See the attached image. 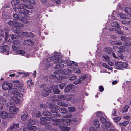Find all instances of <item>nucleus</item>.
Returning <instances> with one entry per match:
<instances>
[{
  "instance_id": "nucleus-23",
  "label": "nucleus",
  "mask_w": 131,
  "mask_h": 131,
  "mask_svg": "<svg viewBox=\"0 0 131 131\" xmlns=\"http://www.w3.org/2000/svg\"><path fill=\"white\" fill-rule=\"evenodd\" d=\"M25 3H27V2L32 5H35L36 3L34 0H21Z\"/></svg>"
},
{
  "instance_id": "nucleus-53",
  "label": "nucleus",
  "mask_w": 131,
  "mask_h": 131,
  "mask_svg": "<svg viewBox=\"0 0 131 131\" xmlns=\"http://www.w3.org/2000/svg\"><path fill=\"white\" fill-rule=\"evenodd\" d=\"M26 8L27 9H33L34 8L33 7L30 5H26Z\"/></svg>"
},
{
  "instance_id": "nucleus-17",
  "label": "nucleus",
  "mask_w": 131,
  "mask_h": 131,
  "mask_svg": "<svg viewBox=\"0 0 131 131\" xmlns=\"http://www.w3.org/2000/svg\"><path fill=\"white\" fill-rule=\"evenodd\" d=\"M19 124H13L10 128V131H13L15 129H17L19 128Z\"/></svg>"
},
{
  "instance_id": "nucleus-56",
  "label": "nucleus",
  "mask_w": 131,
  "mask_h": 131,
  "mask_svg": "<svg viewBox=\"0 0 131 131\" xmlns=\"http://www.w3.org/2000/svg\"><path fill=\"white\" fill-rule=\"evenodd\" d=\"M106 52L108 53H111V50L110 48H106L105 49Z\"/></svg>"
},
{
  "instance_id": "nucleus-3",
  "label": "nucleus",
  "mask_w": 131,
  "mask_h": 131,
  "mask_svg": "<svg viewBox=\"0 0 131 131\" xmlns=\"http://www.w3.org/2000/svg\"><path fill=\"white\" fill-rule=\"evenodd\" d=\"M10 105H12L11 103H8L7 104V105L8 107H10L9 109V111L12 114H17L19 111L18 108L15 106H11Z\"/></svg>"
},
{
  "instance_id": "nucleus-21",
  "label": "nucleus",
  "mask_w": 131,
  "mask_h": 131,
  "mask_svg": "<svg viewBox=\"0 0 131 131\" xmlns=\"http://www.w3.org/2000/svg\"><path fill=\"white\" fill-rule=\"evenodd\" d=\"M118 66L123 68H125L128 66L127 64L126 63L119 62L118 63Z\"/></svg>"
},
{
  "instance_id": "nucleus-26",
  "label": "nucleus",
  "mask_w": 131,
  "mask_h": 131,
  "mask_svg": "<svg viewBox=\"0 0 131 131\" xmlns=\"http://www.w3.org/2000/svg\"><path fill=\"white\" fill-rule=\"evenodd\" d=\"M60 128L63 131H69L70 129V127L67 126H64L61 127Z\"/></svg>"
},
{
  "instance_id": "nucleus-63",
  "label": "nucleus",
  "mask_w": 131,
  "mask_h": 131,
  "mask_svg": "<svg viewBox=\"0 0 131 131\" xmlns=\"http://www.w3.org/2000/svg\"><path fill=\"white\" fill-rule=\"evenodd\" d=\"M17 38V36L15 35H13L11 36V38L13 40Z\"/></svg>"
},
{
  "instance_id": "nucleus-22",
  "label": "nucleus",
  "mask_w": 131,
  "mask_h": 131,
  "mask_svg": "<svg viewBox=\"0 0 131 131\" xmlns=\"http://www.w3.org/2000/svg\"><path fill=\"white\" fill-rule=\"evenodd\" d=\"M0 102L3 105H4L6 103L7 100L6 98L1 96L0 97Z\"/></svg>"
},
{
  "instance_id": "nucleus-19",
  "label": "nucleus",
  "mask_w": 131,
  "mask_h": 131,
  "mask_svg": "<svg viewBox=\"0 0 131 131\" xmlns=\"http://www.w3.org/2000/svg\"><path fill=\"white\" fill-rule=\"evenodd\" d=\"M24 45H30L33 44V42L30 40L28 39L25 40L23 42Z\"/></svg>"
},
{
  "instance_id": "nucleus-44",
  "label": "nucleus",
  "mask_w": 131,
  "mask_h": 131,
  "mask_svg": "<svg viewBox=\"0 0 131 131\" xmlns=\"http://www.w3.org/2000/svg\"><path fill=\"white\" fill-rule=\"evenodd\" d=\"M100 120L103 123H104L106 121V119L103 117H101L100 118Z\"/></svg>"
},
{
  "instance_id": "nucleus-34",
  "label": "nucleus",
  "mask_w": 131,
  "mask_h": 131,
  "mask_svg": "<svg viewBox=\"0 0 131 131\" xmlns=\"http://www.w3.org/2000/svg\"><path fill=\"white\" fill-rule=\"evenodd\" d=\"M19 1L18 0H13L11 2V4L15 6L19 2Z\"/></svg>"
},
{
  "instance_id": "nucleus-7",
  "label": "nucleus",
  "mask_w": 131,
  "mask_h": 131,
  "mask_svg": "<svg viewBox=\"0 0 131 131\" xmlns=\"http://www.w3.org/2000/svg\"><path fill=\"white\" fill-rule=\"evenodd\" d=\"M12 86V85L7 82H5L3 83L2 86V89L4 90H6L10 88Z\"/></svg>"
},
{
  "instance_id": "nucleus-61",
  "label": "nucleus",
  "mask_w": 131,
  "mask_h": 131,
  "mask_svg": "<svg viewBox=\"0 0 131 131\" xmlns=\"http://www.w3.org/2000/svg\"><path fill=\"white\" fill-rule=\"evenodd\" d=\"M116 115V111L115 109H113L112 110V115L113 116H115Z\"/></svg>"
},
{
  "instance_id": "nucleus-35",
  "label": "nucleus",
  "mask_w": 131,
  "mask_h": 131,
  "mask_svg": "<svg viewBox=\"0 0 131 131\" xmlns=\"http://www.w3.org/2000/svg\"><path fill=\"white\" fill-rule=\"evenodd\" d=\"M28 121L29 122V125H34L36 123V122L35 121L31 119L29 120Z\"/></svg>"
},
{
  "instance_id": "nucleus-32",
  "label": "nucleus",
  "mask_w": 131,
  "mask_h": 131,
  "mask_svg": "<svg viewBox=\"0 0 131 131\" xmlns=\"http://www.w3.org/2000/svg\"><path fill=\"white\" fill-rule=\"evenodd\" d=\"M42 114L45 116H50L51 114L50 112L46 111H44L42 112Z\"/></svg>"
},
{
  "instance_id": "nucleus-16",
  "label": "nucleus",
  "mask_w": 131,
  "mask_h": 131,
  "mask_svg": "<svg viewBox=\"0 0 131 131\" xmlns=\"http://www.w3.org/2000/svg\"><path fill=\"white\" fill-rule=\"evenodd\" d=\"M30 35L29 36L31 37H32L33 36V34L32 33H30ZM19 36H29L28 34L26 32H24L21 31H20V32H19Z\"/></svg>"
},
{
  "instance_id": "nucleus-40",
  "label": "nucleus",
  "mask_w": 131,
  "mask_h": 131,
  "mask_svg": "<svg viewBox=\"0 0 131 131\" xmlns=\"http://www.w3.org/2000/svg\"><path fill=\"white\" fill-rule=\"evenodd\" d=\"M72 99V98L71 96H65V100L67 101H71Z\"/></svg>"
},
{
  "instance_id": "nucleus-31",
  "label": "nucleus",
  "mask_w": 131,
  "mask_h": 131,
  "mask_svg": "<svg viewBox=\"0 0 131 131\" xmlns=\"http://www.w3.org/2000/svg\"><path fill=\"white\" fill-rule=\"evenodd\" d=\"M14 45L20 46V41L18 40H14L13 42Z\"/></svg>"
},
{
  "instance_id": "nucleus-36",
  "label": "nucleus",
  "mask_w": 131,
  "mask_h": 131,
  "mask_svg": "<svg viewBox=\"0 0 131 131\" xmlns=\"http://www.w3.org/2000/svg\"><path fill=\"white\" fill-rule=\"evenodd\" d=\"M94 123L95 126L96 128H98L99 126V122L98 121L96 120H95L94 121Z\"/></svg>"
},
{
  "instance_id": "nucleus-10",
  "label": "nucleus",
  "mask_w": 131,
  "mask_h": 131,
  "mask_svg": "<svg viewBox=\"0 0 131 131\" xmlns=\"http://www.w3.org/2000/svg\"><path fill=\"white\" fill-rule=\"evenodd\" d=\"M26 7V5L23 4H21L19 5L18 8H14V10L16 12H19L21 10V9H23L24 8H25Z\"/></svg>"
},
{
  "instance_id": "nucleus-18",
  "label": "nucleus",
  "mask_w": 131,
  "mask_h": 131,
  "mask_svg": "<svg viewBox=\"0 0 131 131\" xmlns=\"http://www.w3.org/2000/svg\"><path fill=\"white\" fill-rule=\"evenodd\" d=\"M71 73V71L69 69H65L63 71H62V73L66 75H69Z\"/></svg>"
},
{
  "instance_id": "nucleus-43",
  "label": "nucleus",
  "mask_w": 131,
  "mask_h": 131,
  "mask_svg": "<svg viewBox=\"0 0 131 131\" xmlns=\"http://www.w3.org/2000/svg\"><path fill=\"white\" fill-rule=\"evenodd\" d=\"M13 16L17 20L18 19L19 17V15L17 14H14L13 15Z\"/></svg>"
},
{
  "instance_id": "nucleus-42",
  "label": "nucleus",
  "mask_w": 131,
  "mask_h": 131,
  "mask_svg": "<svg viewBox=\"0 0 131 131\" xmlns=\"http://www.w3.org/2000/svg\"><path fill=\"white\" fill-rule=\"evenodd\" d=\"M66 84L64 83H62L59 84V87L60 89H62L65 86Z\"/></svg>"
},
{
  "instance_id": "nucleus-14",
  "label": "nucleus",
  "mask_w": 131,
  "mask_h": 131,
  "mask_svg": "<svg viewBox=\"0 0 131 131\" xmlns=\"http://www.w3.org/2000/svg\"><path fill=\"white\" fill-rule=\"evenodd\" d=\"M20 13L23 14L24 15H26L27 14L30 15L32 14V11H30L29 10L26 9H23L19 12Z\"/></svg>"
},
{
  "instance_id": "nucleus-8",
  "label": "nucleus",
  "mask_w": 131,
  "mask_h": 131,
  "mask_svg": "<svg viewBox=\"0 0 131 131\" xmlns=\"http://www.w3.org/2000/svg\"><path fill=\"white\" fill-rule=\"evenodd\" d=\"M52 120L51 118L50 117H41L40 118V123L42 124H45L46 123L48 122H47V120Z\"/></svg>"
},
{
  "instance_id": "nucleus-45",
  "label": "nucleus",
  "mask_w": 131,
  "mask_h": 131,
  "mask_svg": "<svg viewBox=\"0 0 131 131\" xmlns=\"http://www.w3.org/2000/svg\"><path fill=\"white\" fill-rule=\"evenodd\" d=\"M20 31L18 28H16L14 29V32L15 33H17L19 35V33L20 32Z\"/></svg>"
},
{
  "instance_id": "nucleus-48",
  "label": "nucleus",
  "mask_w": 131,
  "mask_h": 131,
  "mask_svg": "<svg viewBox=\"0 0 131 131\" xmlns=\"http://www.w3.org/2000/svg\"><path fill=\"white\" fill-rule=\"evenodd\" d=\"M81 82V80L79 79L75 81L74 83L75 84H78L80 83Z\"/></svg>"
},
{
  "instance_id": "nucleus-5",
  "label": "nucleus",
  "mask_w": 131,
  "mask_h": 131,
  "mask_svg": "<svg viewBox=\"0 0 131 131\" xmlns=\"http://www.w3.org/2000/svg\"><path fill=\"white\" fill-rule=\"evenodd\" d=\"M41 87L43 88L44 90L43 92L42 95L43 96H48L49 95V93L51 92V90L44 84L41 85Z\"/></svg>"
},
{
  "instance_id": "nucleus-12",
  "label": "nucleus",
  "mask_w": 131,
  "mask_h": 131,
  "mask_svg": "<svg viewBox=\"0 0 131 131\" xmlns=\"http://www.w3.org/2000/svg\"><path fill=\"white\" fill-rule=\"evenodd\" d=\"M9 114L6 112L4 111H0V117L5 118H7L8 117Z\"/></svg>"
},
{
  "instance_id": "nucleus-25",
  "label": "nucleus",
  "mask_w": 131,
  "mask_h": 131,
  "mask_svg": "<svg viewBox=\"0 0 131 131\" xmlns=\"http://www.w3.org/2000/svg\"><path fill=\"white\" fill-rule=\"evenodd\" d=\"M57 104L60 106L64 107H67L68 106V104L61 101L58 102Z\"/></svg>"
},
{
  "instance_id": "nucleus-54",
  "label": "nucleus",
  "mask_w": 131,
  "mask_h": 131,
  "mask_svg": "<svg viewBox=\"0 0 131 131\" xmlns=\"http://www.w3.org/2000/svg\"><path fill=\"white\" fill-rule=\"evenodd\" d=\"M121 117H117L114 119V120L116 122H118L121 119Z\"/></svg>"
},
{
  "instance_id": "nucleus-64",
  "label": "nucleus",
  "mask_w": 131,
  "mask_h": 131,
  "mask_svg": "<svg viewBox=\"0 0 131 131\" xmlns=\"http://www.w3.org/2000/svg\"><path fill=\"white\" fill-rule=\"evenodd\" d=\"M104 58L105 59L106 61H108L109 60V57L108 56H103Z\"/></svg>"
},
{
  "instance_id": "nucleus-38",
  "label": "nucleus",
  "mask_w": 131,
  "mask_h": 131,
  "mask_svg": "<svg viewBox=\"0 0 131 131\" xmlns=\"http://www.w3.org/2000/svg\"><path fill=\"white\" fill-rule=\"evenodd\" d=\"M61 112L62 114H66L67 113L68 111L65 108H62L61 109Z\"/></svg>"
},
{
  "instance_id": "nucleus-58",
  "label": "nucleus",
  "mask_w": 131,
  "mask_h": 131,
  "mask_svg": "<svg viewBox=\"0 0 131 131\" xmlns=\"http://www.w3.org/2000/svg\"><path fill=\"white\" fill-rule=\"evenodd\" d=\"M114 43L116 45H121L122 44V42L119 41H115L114 42Z\"/></svg>"
},
{
  "instance_id": "nucleus-59",
  "label": "nucleus",
  "mask_w": 131,
  "mask_h": 131,
  "mask_svg": "<svg viewBox=\"0 0 131 131\" xmlns=\"http://www.w3.org/2000/svg\"><path fill=\"white\" fill-rule=\"evenodd\" d=\"M118 53H117V54L118 55V56L120 58H123V56L122 54L120 53L121 51H119H119L118 52Z\"/></svg>"
},
{
  "instance_id": "nucleus-55",
  "label": "nucleus",
  "mask_w": 131,
  "mask_h": 131,
  "mask_svg": "<svg viewBox=\"0 0 131 131\" xmlns=\"http://www.w3.org/2000/svg\"><path fill=\"white\" fill-rule=\"evenodd\" d=\"M77 78V76L75 75H74L71 77L69 79L71 80H74L75 79Z\"/></svg>"
},
{
  "instance_id": "nucleus-41",
  "label": "nucleus",
  "mask_w": 131,
  "mask_h": 131,
  "mask_svg": "<svg viewBox=\"0 0 131 131\" xmlns=\"http://www.w3.org/2000/svg\"><path fill=\"white\" fill-rule=\"evenodd\" d=\"M129 108L128 106H126L123 108L122 112H126Z\"/></svg>"
},
{
  "instance_id": "nucleus-30",
  "label": "nucleus",
  "mask_w": 131,
  "mask_h": 131,
  "mask_svg": "<svg viewBox=\"0 0 131 131\" xmlns=\"http://www.w3.org/2000/svg\"><path fill=\"white\" fill-rule=\"evenodd\" d=\"M16 53L18 54L23 55L25 53L24 51L22 50H17L16 51Z\"/></svg>"
},
{
  "instance_id": "nucleus-6",
  "label": "nucleus",
  "mask_w": 131,
  "mask_h": 131,
  "mask_svg": "<svg viewBox=\"0 0 131 131\" xmlns=\"http://www.w3.org/2000/svg\"><path fill=\"white\" fill-rule=\"evenodd\" d=\"M60 55H56L52 57V59L53 60H56L54 61V63H56L57 62H61L64 63H66L68 62V61L67 60H63L60 58Z\"/></svg>"
},
{
  "instance_id": "nucleus-20",
  "label": "nucleus",
  "mask_w": 131,
  "mask_h": 131,
  "mask_svg": "<svg viewBox=\"0 0 131 131\" xmlns=\"http://www.w3.org/2000/svg\"><path fill=\"white\" fill-rule=\"evenodd\" d=\"M54 88L53 89V92L55 94H59L60 93V91L58 89V86L55 85L54 86Z\"/></svg>"
},
{
  "instance_id": "nucleus-47",
  "label": "nucleus",
  "mask_w": 131,
  "mask_h": 131,
  "mask_svg": "<svg viewBox=\"0 0 131 131\" xmlns=\"http://www.w3.org/2000/svg\"><path fill=\"white\" fill-rule=\"evenodd\" d=\"M50 105H51V106H53L55 109L57 110L59 109L60 108V107L59 106L55 105L53 103H51L50 104Z\"/></svg>"
},
{
  "instance_id": "nucleus-28",
  "label": "nucleus",
  "mask_w": 131,
  "mask_h": 131,
  "mask_svg": "<svg viewBox=\"0 0 131 131\" xmlns=\"http://www.w3.org/2000/svg\"><path fill=\"white\" fill-rule=\"evenodd\" d=\"M124 10L131 17V9L130 8H126Z\"/></svg>"
},
{
  "instance_id": "nucleus-4",
  "label": "nucleus",
  "mask_w": 131,
  "mask_h": 131,
  "mask_svg": "<svg viewBox=\"0 0 131 131\" xmlns=\"http://www.w3.org/2000/svg\"><path fill=\"white\" fill-rule=\"evenodd\" d=\"M8 24L10 26L16 28L17 27H22L23 25L18 22L17 20L14 19L13 21H10L8 23Z\"/></svg>"
},
{
  "instance_id": "nucleus-9",
  "label": "nucleus",
  "mask_w": 131,
  "mask_h": 131,
  "mask_svg": "<svg viewBox=\"0 0 131 131\" xmlns=\"http://www.w3.org/2000/svg\"><path fill=\"white\" fill-rule=\"evenodd\" d=\"M10 101L14 104H18L20 103V100L16 96L14 95L12 96Z\"/></svg>"
},
{
  "instance_id": "nucleus-2",
  "label": "nucleus",
  "mask_w": 131,
  "mask_h": 131,
  "mask_svg": "<svg viewBox=\"0 0 131 131\" xmlns=\"http://www.w3.org/2000/svg\"><path fill=\"white\" fill-rule=\"evenodd\" d=\"M52 121L53 122L52 124L54 125H58L60 128L61 127L63 126L64 125H67L68 124L67 122H70L71 121L70 119H52Z\"/></svg>"
},
{
  "instance_id": "nucleus-49",
  "label": "nucleus",
  "mask_w": 131,
  "mask_h": 131,
  "mask_svg": "<svg viewBox=\"0 0 131 131\" xmlns=\"http://www.w3.org/2000/svg\"><path fill=\"white\" fill-rule=\"evenodd\" d=\"M120 17L123 19L127 18L125 14L121 13L120 14Z\"/></svg>"
},
{
  "instance_id": "nucleus-46",
  "label": "nucleus",
  "mask_w": 131,
  "mask_h": 131,
  "mask_svg": "<svg viewBox=\"0 0 131 131\" xmlns=\"http://www.w3.org/2000/svg\"><path fill=\"white\" fill-rule=\"evenodd\" d=\"M112 125L111 123L110 122H107L106 124L105 125L106 127L107 128H108Z\"/></svg>"
},
{
  "instance_id": "nucleus-29",
  "label": "nucleus",
  "mask_w": 131,
  "mask_h": 131,
  "mask_svg": "<svg viewBox=\"0 0 131 131\" xmlns=\"http://www.w3.org/2000/svg\"><path fill=\"white\" fill-rule=\"evenodd\" d=\"M50 111L52 113H56L57 112V110L55 109L53 106H51L50 105Z\"/></svg>"
},
{
  "instance_id": "nucleus-33",
  "label": "nucleus",
  "mask_w": 131,
  "mask_h": 131,
  "mask_svg": "<svg viewBox=\"0 0 131 131\" xmlns=\"http://www.w3.org/2000/svg\"><path fill=\"white\" fill-rule=\"evenodd\" d=\"M28 115V114H24L21 116L22 119L24 121H25L27 118Z\"/></svg>"
},
{
  "instance_id": "nucleus-50",
  "label": "nucleus",
  "mask_w": 131,
  "mask_h": 131,
  "mask_svg": "<svg viewBox=\"0 0 131 131\" xmlns=\"http://www.w3.org/2000/svg\"><path fill=\"white\" fill-rule=\"evenodd\" d=\"M121 40L123 41H125L127 39V38L124 36H122L121 37Z\"/></svg>"
},
{
  "instance_id": "nucleus-13",
  "label": "nucleus",
  "mask_w": 131,
  "mask_h": 131,
  "mask_svg": "<svg viewBox=\"0 0 131 131\" xmlns=\"http://www.w3.org/2000/svg\"><path fill=\"white\" fill-rule=\"evenodd\" d=\"M73 85L72 84H69L67 85L64 90V92L65 93L69 92L73 88Z\"/></svg>"
},
{
  "instance_id": "nucleus-27",
  "label": "nucleus",
  "mask_w": 131,
  "mask_h": 131,
  "mask_svg": "<svg viewBox=\"0 0 131 131\" xmlns=\"http://www.w3.org/2000/svg\"><path fill=\"white\" fill-rule=\"evenodd\" d=\"M12 48L14 51H17L20 48V46L13 45L12 46Z\"/></svg>"
},
{
  "instance_id": "nucleus-39",
  "label": "nucleus",
  "mask_w": 131,
  "mask_h": 131,
  "mask_svg": "<svg viewBox=\"0 0 131 131\" xmlns=\"http://www.w3.org/2000/svg\"><path fill=\"white\" fill-rule=\"evenodd\" d=\"M68 109L70 112H72L75 111V109L74 107H68Z\"/></svg>"
},
{
  "instance_id": "nucleus-57",
  "label": "nucleus",
  "mask_w": 131,
  "mask_h": 131,
  "mask_svg": "<svg viewBox=\"0 0 131 131\" xmlns=\"http://www.w3.org/2000/svg\"><path fill=\"white\" fill-rule=\"evenodd\" d=\"M90 131H97L96 128L94 127H91L89 129Z\"/></svg>"
},
{
  "instance_id": "nucleus-24",
  "label": "nucleus",
  "mask_w": 131,
  "mask_h": 131,
  "mask_svg": "<svg viewBox=\"0 0 131 131\" xmlns=\"http://www.w3.org/2000/svg\"><path fill=\"white\" fill-rule=\"evenodd\" d=\"M128 121H125L122 123H119V125L120 126H125L127 125L129 123Z\"/></svg>"
},
{
  "instance_id": "nucleus-37",
  "label": "nucleus",
  "mask_w": 131,
  "mask_h": 131,
  "mask_svg": "<svg viewBox=\"0 0 131 131\" xmlns=\"http://www.w3.org/2000/svg\"><path fill=\"white\" fill-rule=\"evenodd\" d=\"M28 85L29 87H31L33 84V83L32 81V80H30L27 81Z\"/></svg>"
},
{
  "instance_id": "nucleus-11",
  "label": "nucleus",
  "mask_w": 131,
  "mask_h": 131,
  "mask_svg": "<svg viewBox=\"0 0 131 131\" xmlns=\"http://www.w3.org/2000/svg\"><path fill=\"white\" fill-rule=\"evenodd\" d=\"M2 50L5 53H7V55L9 54L8 52L9 50V48L8 45H4L3 46L0 47V50Z\"/></svg>"
},
{
  "instance_id": "nucleus-62",
  "label": "nucleus",
  "mask_w": 131,
  "mask_h": 131,
  "mask_svg": "<svg viewBox=\"0 0 131 131\" xmlns=\"http://www.w3.org/2000/svg\"><path fill=\"white\" fill-rule=\"evenodd\" d=\"M96 115L98 117H100L102 116V113L100 112H98L97 113Z\"/></svg>"
},
{
  "instance_id": "nucleus-51",
  "label": "nucleus",
  "mask_w": 131,
  "mask_h": 131,
  "mask_svg": "<svg viewBox=\"0 0 131 131\" xmlns=\"http://www.w3.org/2000/svg\"><path fill=\"white\" fill-rule=\"evenodd\" d=\"M65 96L60 95L58 96V98L62 100H65Z\"/></svg>"
},
{
  "instance_id": "nucleus-52",
  "label": "nucleus",
  "mask_w": 131,
  "mask_h": 131,
  "mask_svg": "<svg viewBox=\"0 0 131 131\" xmlns=\"http://www.w3.org/2000/svg\"><path fill=\"white\" fill-rule=\"evenodd\" d=\"M41 113L39 111L37 112L35 115V116L36 117H39L41 116Z\"/></svg>"
},
{
  "instance_id": "nucleus-60",
  "label": "nucleus",
  "mask_w": 131,
  "mask_h": 131,
  "mask_svg": "<svg viewBox=\"0 0 131 131\" xmlns=\"http://www.w3.org/2000/svg\"><path fill=\"white\" fill-rule=\"evenodd\" d=\"M99 90L101 92H102L104 90V89L103 88V87L102 86H100L99 87Z\"/></svg>"
},
{
  "instance_id": "nucleus-1",
  "label": "nucleus",
  "mask_w": 131,
  "mask_h": 131,
  "mask_svg": "<svg viewBox=\"0 0 131 131\" xmlns=\"http://www.w3.org/2000/svg\"><path fill=\"white\" fill-rule=\"evenodd\" d=\"M15 85L16 87H17V88H15L8 90V93L11 92L12 94L17 95L20 97H23V95L19 91L21 92L24 91V89L23 87V84H22L19 85H17L16 84H15Z\"/></svg>"
},
{
  "instance_id": "nucleus-15",
  "label": "nucleus",
  "mask_w": 131,
  "mask_h": 131,
  "mask_svg": "<svg viewBox=\"0 0 131 131\" xmlns=\"http://www.w3.org/2000/svg\"><path fill=\"white\" fill-rule=\"evenodd\" d=\"M111 25L112 27H114V28H113L112 29H109L110 30H111V29H112V31H115L116 29V28L117 27V28L119 27V25L115 22L112 23L111 24Z\"/></svg>"
}]
</instances>
